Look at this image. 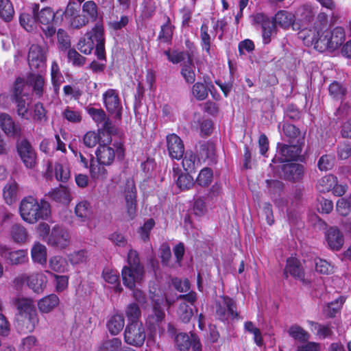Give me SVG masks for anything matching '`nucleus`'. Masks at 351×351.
<instances>
[{"label":"nucleus","mask_w":351,"mask_h":351,"mask_svg":"<svg viewBox=\"0 0 351 351\" xmlns=\"http://www.w3.org/2000/svg\"><path fill=\"white\" fill-rule=\"evenodd\" d=\"M299 34L300 37L308 45H313L314 48L320 52L337 49L346 39L345 29L340 26L335 27L332 30H325L322 35H305L304 31Z\"/></svg>","instance_id":"nucleus-1"},{"label":"nucleus","mask_w":351,"mask_h":351,"mask_svg":"<svg viewBox=\"0 0 351 351\" xmlns=\"http://www.w3.org/2000/svg\"><path fill=\"white\" fill-rule=\"evenodd\" d=\"M19 213L23 221L34 224L40 220L47 219L51 215V208L48 202L40 199L39 202L36 198L29 195L21 201Z\"/></svg>","instance_id":"nucleus-2"},{"label":"nucleus","mask_w":351,"mask_h":351,"mask_svg":"<svg viewBox=\"0 0 351 351\" xmlns=\"http://www.w3.org/2000/svg\"><path fill=\"white\" fill-rule=\"evenodd\" d=\"M31 12L35 16L37 23L40 24L45 38L49 40V42H53L56 26L61 23L58 10L55 12L50 7L40 10L38 3H33L31 5Z\"/></svg>","instance_id":"nucleus-3"},{"label":"nucleus","mask_w":351,"mask_h":351,"mask_svg":"<svg viewBox=\"0 0 351 351\" xmlns=\"http://www.w3.org/2000/svg\"><path fill=\"white\" fill-rule=\"evenodd\" d=\"M108 143H100L96 152V158L97 162L103 165H111L114 160L115 156L119 160H123L125 156V148L123 143L117 142L113 144L114 148L108 145Z\"/></svg>","instance_id":"nucleus-4"},{"label":"nucleus","mask_w":351,"mask_h":351,"mask_svg":"<svg viewBox=\"0 0 351 351\" xmlns=\"http://www.w3.org/2000/svg\"><path fill=\"white\" fill-rule=\"evenodd\" d=\"M221 301L216 302L215 316L217 319L225 323L228 320L239 319V313L237 310L236 302L228 295H220Z\"/></svg>","instance_id":"nucleus-5"},{"label":"nucleus","mask_w":351,"mask_h":351,"mask_svg":"<svg viewBox=\"0 0 351 351\" xmlns=\"http://www.w3.org/2000/svg\"><path fill=\"white\" fill-rule=\"evenodd\" d=\"M16 149L18 155L27 168L32 169L35 167L37 154L27 138H18L16 142Z\"/></svg>","instance_id":"nucleus-6"},{"label":"nucleus","mask_w":351,"mask_h":351,"mask_svg":"<svg viewBox=\"0 0 351 351\" xmlns=\"http://www.w3.org/2000/svg\"><path fill=\"white\" fill-rule=\"evenodd\" d=\"M146 334L141 322L128 323L124 331V341L126 343L141 347L145 340Z\"/></svg>","instance_id":"nucleus-7"},{"label":"nucleus","mask_w":351,"mask_h":351,"mask_svg":"<svg viewBox=\"0 0 351 351\" xmlns=\"http://www.w3.org/2000/svg\"><path fill=\"white\" fill-rule=\"evenodd\" d=\"M165 317V313L160 304L155 302L152 312L148 315L145 324L149 334L152 336L155 335L157 332L160 334L163 333L164 329L162 323Z\"/></svg>","instance_id":"nucleus-8"},{"label":"nucleus","mask_w":351,"mask_h":351,"mask_svg":"<svg viewBox=\"0 0 351 351\" xmlns=\"http://www.w3.org/2000/svg\"><path fill=\"white\" fill-rule=\"evenodd\" d=\"M175 344L180 351H189L190 348L192 351H202V345L199 336L193 332L189 335L186 332H180L175 337Z\"/></svg>","instance_id":"nucleus-9"},{"label":"nucleus","mask_w":351,"mask_h":351,"mask_svg":"<svg viewBox=\"0 0 351 351\" xmlns=\"http://www.w3.org/2000/svg\"><path fill=\"white\" fill-rule=\"evenodd\" d=\"M47 244L58 250L65 249L70 243V234L66 229L60 225H56L47 238Z\"/></svg>","instance_id":"nucleus-10"},{"label":"nucleus","mask_w":351,"mask_h":351,"mask_svg":"<svg viewBox=\"0 0 351 351\" xmlns=\"http://www.w3.org/2000/svg\"><path fill=\"white\" fill-rule=\"evenodd\" d=\"M126 215L128 220H133L137 213V190L133 181L127 182L124 190Z\"/></svg>","instance_id":"nucleus-11"},{"label":"nucleus","mask_w":351,"mask_h":351,"mask_svg":"<svg viewBox=\"0 0 351 351\" xmlns=\"http://www.w3.org/2000/svg\"><path fill=\"white\" fill-rule=\"evenodd\" d=\"M305 168L303 165L295 162H288L281 165L280 176L291 182H299L304 177Z\"/></svg>","instance_id":"nucleus-12"},{"label":"nucleus","mask_w":351,"mask_h":351,"mask_svg":"<svg viewBox=\"0 0 351 351\" xmlns=\"http://www.w3.org/2000/svg\"><path fill=\"white\" fill-rule=\"evenodd\" d=\"M254 24L259 25L262 29L263 43L268 45L271 42V37L276 33V25L266 14L260 12L253 16Z\"/></svg>","instance_id":"nucleus-13"},{"label":"nucleus","mask_w":351,"mask_h":351,"mask_svg":"<svg viewBox=\"0 0 351 351\" xmlns=\"http://www.w3.org/2000/svg\"><path fill=\"white\" fill-rule=\"evenodd\" d=\"M166 146L168 155L172 160H180L184 154L185 148L183 141L175 133L166 136Z\"/></svg>","instance_id":"nucleus-14"},{"label":"nucleus","mask_w":351,"mask_h":351,"mask_svg":"<svg viewBox=\"0 0 351 351\" xmlns=\"http://www.w3.org/2000/svg\"><path fill=\"white\" fill-rule=\"evenodd\" d=\"M171 173L176 185L181 191H188L194 186L195 181L191 175L192 173L183 171L178 164H173Z\"/></svg>","instance_id":"nucleus-15"},{"label":"nucleus","mask_w":351,"mask_h":351,"mask_svg":"<svg viewBox=\"0 0 351 351\" xmlns=\"http://www.w3.org/2000/svg\"><path fill=\"white\" fill-rule=\"evenodd\" d=\"M0 256L10 265H21L28 261L27 250H12L6 245L0 246Z\"/></svg>","instance_id":"nucleus-16"},{"label":"nucleus","mask_w":351,"mask_h":351,"mask_svg":"<svg viewBox=\"0 0 351 351\" xmlns=\"http://www.w3.org/2000/svg\"><path fill=\"white\" fill-rule=\"evenodd\" d=\"M28 64L34 72H41L45 67V58L38 45H32L28 53Z\"/></svg>","instance_id":"nucleus-17"},{"label":"nucleus","mask_w":351,"mask_h":351,"mask_svg":"<svg viewBox=\"0 0 351 351\" xmlns=\"http://www.w3.org/2000/svg\"><path fill=\"white\" fill-rule=\"evenodd\" d=\"M304 145V144L300 143H290V145H286L278 143L277 144V148L281 156L279 158L280 162H283L285 161L297 160L302 152Z\"/></svg>","instance_id":"nucleus-18"},{"label":"nucleus","mask_w":351,"mask_h":351,"mask_svg":"<svg viewBox=\"0 0 351 351\" xmlns=\"http://www.w3.org/2000/svg\"><path fill=\"white\" fill-rule=\"evenodd\" d=\"M104 106L109 113L115 114L118 119L121 117L122 107L117 90L108 89L103 94Z\"/></svg>","instance_id":"nucleus-19"},{"label":"nucleus","mask_w":351,"mask_h":351,"mask_svg":"<svg viewBox=\"0 0 351 351\" xmlns=\"http://www.w3.org/2000/svg\"><path fill=\"white\" fill-rule=\"evenodd\" d=\"M289 274L295 279H299L304 284H308L305 279V274L300 261L296 258H289L287 260L285 268L283 271L284 278L287 279Z\"/></svg>","instance_id":"nucleus-20"},{"label":"nucleus","mask_w":351,"mask_h":351,"mask_svg":"<svg viewBox=\"0 0 351 351\" xmlns=\"http://www.w3.org/2000/svg\"><path fill=\"white\" fill-rule=\"evenodd\" d=\"M38 322V313L14 318V326L20 334H27L33 332Z\"/></svg>","instance_id":"nucleus-21"},{"label":"nucleus","mask_w":351,"mask_h":351,"mask_svg":"<svg viewBox=\"0 0 351 351\" xmlns=\"http://www.w3.org/2000/svg\"><path fill=\"white\" fill-rule=\"evenodd\" d=\"M95 54L101 61L106 62V54L105 49V34L104 27L101 22H97L95 25Z\"/></svg>","instance_id":"nucleus-22"},{"label":"nucleus","mask_w":351,"mask_h":351,"mask_svg":"<svg viewBox=\"0 0 351 351\" xmlns=\"http://www.w3.org/2000/svg\"><path fill=\"white\" fill-rule=\"evenodd\" d=\"M0 125L2 130L8 136L20 138L22 134L21 125L16 123L8 114H0Z\"/></svg>","instance_id":"nucleus-23"},{"label":"nucleus","mask_w":351,"mask_h":351,"mask_svg":"<svg viewBox=\"0 0 351 351\" xmlns=\"http://www.w3.org/2000/svg\"><path fill=\"white\" fill-rule=\"evenodd\" d=\"M143 273L144 269L123 267L121 270L123 285L129 289H134L136 284L141 280Z\"/></svg>","instance_id":"nucleus-24"},{"label":"nucleus","mask_w":351,"mask_h":351,"mask_svg":"<svg viewBox=\"0 0 351 351\" xmlns=\"http://www.w3.org/2000/svg\"><path fill=\"white\" fill-rule=\"evenodd\" d=\"M13 304L16 309L14 318L37 313L32 299L19 297L13 300Z\"/></svg>","instance_id":"nucleus-25"},{"label":"nucleus","mask_w":351,"mask_h":351,"mask_svg":"<svg viewBox=\"0 0 351 351\" xmlns=\"http://www.w3.org/2000/svg\"><path fill=\"white\" fill-rule=\"evenodd\" d=\"M326 239L330 248L339 250L343 245V236L337 227H330L326 233Z\"/></svg>","instance_id":"nucleus-26"},{"label":"nucleus","mask_w":351,"mask_h":351,"mask_svg":"<svg viewBox=\"0 0 351 351\" xmlns=\"http://www.w3.org/2000/svg\"><path fill=\"white\" fill-rule=\"evenodd\" d=\"M182 159L184 171L192 173H195L197 168L202 164L200 158L191 150L184 152Z\"/></svg>","instance_id":"nucleus-27"},{"label":"nucleus","mask_w":351,"mask_h":351,"mask_svg":"<svg viewBox=\"0 0 351 351\" xmlns=\"http://www.w3.org/2000/svg\"><path fill=\"white\" fill-rule=\"evenodd\" d=\"M95 26L91 29L90 31L86 32L85 37L80 38L78 43H77V49L85 55H89L92 53L95 45V35L94 32Z\"/></svg>","instance_id":"nucleus-28"},{"label":"nucleus","mask_w":351,"mask_h":351,"mask_svg":"<svg viewBox=\"0 0 351 351\" xmlns=\"http://www.w3.org/2000/svg\"><path fill=\"white\" fill-rule=\"evenodd\" d=\"M284 134L289 138V143L304 144V135L301 133L300 130L295 125L285 123L282 125Z\"/></svg>","instance_id":"nucleus-29"},{"label":"nucleus","mask_w":351,"mask_h":351,"mask_svg":"<svg viewBox=\"0 0 351 351\" xmlns=\"http://www.w3.org/2000/svg\"><path fill=\"white\" fill-rule=\"evenodd\" d=\"M59 303L60 299L58 296L51 293L40 299L38 301L37 305L40 312L42 313H49L58 306Z\"/></svg>","instance_id":"nucleus-30"},{"label":"nucleus","mask_w":351,"mask_h":351,"mask_svg":"<svg viewBox=\"0 0 351 351\" xmlns=\"http://www.w3.org/2000/svg\"><path fill=\"white\" fill-rule=\"evenodd\" d=\"M165 18L166 22L161 25L157 39L161 43L171 45L175 26L171 23V19L169 16H165Z\"/></svg>","instance_id":"nucleus-31"},{"label":"nucleus","mask_w":351,"mask_h":351,"mask_svg":"<svg viewBox=\"0 0 351 351\" xmlns=\"http://www.w3.org/2000/svg\"><path fill=\"white\" fill-rule=\"evenodd\" d=\"M328 92L332 99L341 103L346 98L348 90L343 84L333 81L328 86Z\"/></svg>","instance_id":"nucleus-32"},{"label":"nucleus","mask_w":351,"mask_h":351,"mask_svg":"<svg viewBox=\"0 0 351 351\" xmlns=\"http://www.w3.org/2000/svg\"><path fill=\"white\" fill-rule=\"evenodd\" d=\"M11 100L16 104L17 114L22 119H28L29 107L32 101L29 95L11 98Z\"/></svg>","instance_id":"nucleus-33"},{"label":"nucleus","mask_w":351,"mask_h":351,"mask_svg":"<svg viewBox=\"0 0 351 351\" xmlns=\"http://www.w3.org/2000/svg\"><path fill=\"white\" fill-rule=\"evenodd\" d=\"M200 160L205 162L206 160L211 162H216L215 145L211 141L204 142L200 145L199 155Z\"/></svg>","instance_id":"nucleus-34"},{"label":"nucleus","mask_w":351,"mask_h":351,"mask_svg":"<svg viewBox=\"0 0 351 351\" xmlns=\"http://www.w3.org/2000/svg\"><path fill=\"white\" fill-rule=\"evenodd\" d=\"M102 276L104 280L113 286V290L117 293H120L123 291L119 280V274L117 270L111 269H104L102 271Z\"/></svg>","instance_id":"nucleus-35"},{"label":"nucleus","mask_w":351,"mask_h":351,"mask_svg":"<svg viewBox=\"0 0 351 351\" xmlns=\"http://www.w3.org/2000/svg\"><path fill=\"white\" fill-rule=\"evenodd\" d=\"M101 128L98 129V133L103 137V143H110L112 135L116 133V128L109 117L106 118L101 123Z\"/></svg>","instance_id":"nucleus-36"},{"label":"nucleus","mask_w":351,"mask_h":351,"mask_svg":"<svg viewBox=\"0 0 351 351\" xmlns=\"http://www.w3.org/2000/svg\"><path fill=\"white\" fill-rule=\"evenodd\" d=\"M47 277L42 273H34L29 276L28 287L36 293H40L46 287Z\"/></svg>","instance_id":"nucleus-37"},{"label":"nucleus","mask_w":351,"mask_h":351,"mask_svg":"<svg viewBox=\"0 0 351 351\" xmlns=\"http://www.w3.org/2000/svg\"><path fill=\"white\" fill-rule=\"evenodd\" d=\"M48 196L56 202L67 204L71 201L70 193L68 188L62 185L49 191Z\"/></svg>","instance_id":"nucleus-38"},{"label":"nucleus","mask_w":351,"mask_h":351,"mask_svg":"<svg viewBox=\"0 0 351 351\" xmlns=\"http://www.w3.org/2000/svg\"><path fill=\"white\" fill-rule=\"evenodd\" d=\"M276 25L282 28H289L293 24L295 16L285 10H279L272 19Z\"/></svg>","instance_id":"nucleus-39"},{"label":"nucleus","mask_w":351,"mask_h":351,"mask_svg":"<svg viewBox=\"0 0 351 351\" xmlns=\"http://www.w3.org/2000/svg\"><path fill=\"white\" fill-rule=\"evenodd\" d=\"M328 24V15L325 12H319L317 17L316 20L314 23L313 30L309 29L307 34H306L305 31L304 30L305 35H311L318 34L322 35V33L325 30H327L326 28ZM303 32V30L302 31Z\"/></svg>","instance_id":"nucleus-40"},{"label":"nucleus","mask_w":351,"mask_h":351,"mask_svg":"<svg viewBox=\"0 0 351 351\" xmlns=\"http://www.w3.org/2000/svg\"><path fill=\"white\" fill-rule=\"evenodd\" d=\"M312 331L316 332V335L320 339H326L332 337L333 332L330 324H321L313 321H308Z\"/></svg>","instance_id":"nucleus-41"},{"label":"nucleus","mask_w":351,"mask_h":351,"mask_svg":"<svg viewBox=\"0 0 351 351\" xmlns=\"http://www.w3.org/2000/svg\"><path fill=\"white\" fill-rule=\"evenodd\" d=\"M10 236L16 243H25L28 237L27 229L21 224L15 223L10 228Z\"/></svg>","instance_id":"nucleus-42"},{"label":"nucleus","mask_w":351,"mask_h":351,"mask_svg":"<svg viewBox=\"0 0 351 351\" xmlns=\"http://www.w3.org/2000/svg\"><path fill=\"white\" fill-rule=\"evenodd\" d=\"M125 320L121 315H114L110 317L107 324V328L112 335L119 334L123 328Z\"/></svg>","instance_id":"nucleus-43"},{"label":"nucleus","mask_w":351,"mask_h":351,"mask_svg":"<svg viewBox=\"0 0 351 351\" xmlns=\"http://www.w3.org/2000/svg\"><path fill=\"white\" fill-rule=\"evenodd\" d=\"M14 15V9L10 0H0V18L5 22H10Z\"/></svg>","instance_id":"nucleus-44"},{"label":"nucleus","mask_w":351,"mask_h":351,"mask_svg":"<svg viewBox=\"0 0 351 351\" xmlns=\"http://www.w3.org/2000/svg\"><path fill=\"white\" fill-rule=\"evenodd\" d=\"M49 266L55 272L65 273L68 271L69 264L64 258L54 256L50 258Z\"/></svg>","instance_id":"nucleus-45"},{"label":"nucleus","mask_w":351,"mask_h":351,"mask_svg":"<svg viewBox=\"0 0 351 351\" xmlns=\"http://www.w3.org/2000/svg\"><path fill=\"white\" fill-rule=\"evenodd\" d=\"M32 258L34 262L40 264H45L47 262V249L46 247L40 243H36L33 246L32 251Z\"/></svg>","instance_id":"nucleus-46"},{"label":"nucleus","mask_w":351,"mask_h":351,"mask_svg":"<svg viewBox=\"0 0 351 351\" xmlns=\"http://www.w3.org/2000/svg\"><path fill=\"white\" fill-rule=\"evenodd\" d=\"M105 165L98 162L97 165L94 164V157L90 155V175L93 179H105L107 177V170L106 169Z\"/></svg>","instance_id":"nucleus-47"},{"label":"nucleus","mask_w":351,"mask_h":351,"mask_svg":"<svg viewBox=\"0 0 351 351\" xmlns=\"http://www.w3.org/2000/svg\"><path fill=\"white\" fill-rule=\"evenodd\" d=\"M36 23L37 19L32 12L31 14L23 12L19 16V23L27 32H32L36 29Z\"/></svg>","instance_id":"nucleus-48"},{"label":"nucleus","mask_w":351,"mask_h":351,"mask_svg":"<svg viewBox=\"0 0 351 351\" xmlns=\"http://www.w3.org/2000/svg\"><path fill=\"white\" fill-rule=\"evenodd\" d=\"M213 178V171L209 167H204L199 173L195 182L200 186H208Z\"/></svg>","instance_id":"nucleus-49"},{"label":"nucleus","mask_w":351,"mask_h":351,"mask_svg":"<svg viewBox=\"0 0 351 351\" xmlns=\"http://www.w3.org/2000/svg\"><path fill=\"white\" fill-rule=\"evenodd\" d=\"M200 39L202 49L210 56L211 38L208 34V26L204 23L200 27Z\"/></svg>","instance_id":"nucleus-50"},{"label":"nucleus","mask_w":351,"mask_h":351,"mask_svg":"<svg viewBox=\"0 0 351 351\" xmlns=\"http://www.w3.org/2000/svg\"><path fill=\"white\" fill-rule=\"evenodd\" d=\"M91 213V206L88 202L84 200L80 202L75 208V215L81 219L82 221H85L88 219Z\"/></svg>","instance_id":"nucleus-51"},{"label":"nucleus","mask_w":351,"mask_h":351,"mask_svg":"<svg viewBox=\"0 0 351 351\" xmlns=\"http://www.w3.org/2000/svg\"><path fill=\"white\" fill-rule=\"evenodd\" d=\"M336 178L332 175L325 176L317 182L316 187L320 193H326L332 189Z\"/></svg>","instance_id":"nucleus-52"},{"label":"nucleus","mask_w":351,"mask_h":351,"mask_svg":"<svg viewBox=\"0 0 351 351\" xmlns=\"http://www.w3.org/2000/svg\"><path fill=\"white\" fill-rule=\"evenodd\" d=\"M288 333L290 337L301 342H306L309 339L308 333L297 324L291 326Z\"/></svg>","instance_id":"nucleus-53"},{"label":"nucleus","mask_w":351,"mask_h":351,"mask_svg":"<svg viewBox=\"0 0 351 351\" xmlns=\"http://www.w3.org/2000/svg\"><path fill=\"white\" fill-rule=\"evenodd\" d=\"M193 59H191V62H189V59H187L186 62L181 69V75L188 84H193L195 82V73L193 70Z\"/></svg>","instance_id":"nucleus-54"},{"label":"nucleus","mask_w":351,"mask_h":351,"mask_svg":"<svg viewBox=\"0 0 351 351\" xmlns=\"http://www.w3.org/2000/svg\"><path fill=\"white\" fill-rule=\"evenodd\" d=\"M54 171L55 177L59 182L65 183L69 180L71 177L70 169L66 165L57 162L54 165Z\"/></svg>","instance_id":"nucleus-55"},{"label":"nucleus","mask_w":351,"mask_h":351,"mask_svg":"<svg viewBox=\"0 0 351 351\" xmlns=\"http://www.w3.org/2000/svg\"><path fill=\"white\" fill-rule=\"evenodd\" d=\"M344 302L345 298H343L342 296H339L334 301L328 303L327 305V308L326 309V317L330 318L335 317L337 313H339L342 308Z\"/></svg>","instance_id":"nucleus-56"},{"label":"nucleus","mask_w":351,"mask_h":351,"mask_svg":"<svg viewBox=\"0 0 351 351\" xmlns=\"http://www.w3.org/2000/svg\"><path fill=\"white\" fill-rule=\"evenodd\" d=\"M18 184L15 181L8 183L3 188V197L8 204H12L15 199Z\"/></svg>","instance_id":"nucleus-57"},{"label":"nucleus","mask_w":351,"mask_h":351,"mask_svg":"<svg viewBox=\"0 0 351 351\" xmlns=\"http://www.w3.org/2000/svg\"><path fill=\"white\" fill-rule=\"evenodd\" d=\"M67 59L68 61L71 62L73 66L75 67L83 66L85 64L86 60V57L80 54L74 48H70L68 49Z\"/></svg>","instance_id":"nucleus-58"},{"label":"nucleus","mask_w":351,"mask_h":351,"mask_svg":"<svg viewBox=\"0 0 351 351\" xmlns=\"http://www.w3.org/2000/svg\"><path fill=\"white\" fill-rule=\"evenodd\" d=\"M29 82L32 86L33 90L35 94L40 97L43 95V86L45 80L40 74H31L29 76Z\"/></svg>","instance_id":"nucleus-59"},{"label":"nucleus","mask_w":351,"mask_h":351,"mask_svg":"<svg viewBox=\"0 0 351 351\" xmlns=\"http://www.w3.org/2000/svg\"><path fill=\"white\" fill-rule=\"evenodd\" d=\"M141 315V311L138 305L136 303L129 304L125 308V316L129 323L140 322L138 321Z\"/></svg>","instance_id":"nucleus-60"},{"label":"nucleus","mask_w":351,"mask_h":351,"mask_svg":"<svg viewBox=\"0 0 351 351\" xmlns=\"http://www.w3.org/2000/svg\"><path fill=\"white\" fill-rule=\"evenodd\" d=\"M47 111L44 108L41 102H37L34 106L33 120L39 123L47 122L48 118L47 116Z\"/></svg>","instance_id":"nucleus-61"},{"label":"nucleus","mask_w":351,"mask_h":351,"mask_svg":"<svg viewBox=\"0 0 351 351\" xmlns=\"http://www.w3.org/2000/svg\"><path fill=\"white\" fill-rule=\"evenodd\" d=\"M101 140H103V137L98 132H95V131L87 132L83 137L84 144L87 147H94L97 144L102 143Z\"/></svg>","instance_id":"nucleus-62"},{"label":"nucleus","mask_w":351,"mask_h":351,"mask_svg":"<svg viewBox=\"0 0 351 351\" xmlns=\"http://www.w3.org/2000/svg\"><path fill=\"white\" fill-rule=\"evenodd\" d=\"M62 117L66 121L72 123H79L82 120V112L80 110L67 106L62 112Z\"/></svg>","instance_id":"nucleus-63"},{"label":"nucleus","mask_w":351,"mask_h":351,"mask_svg":"<svg viewBox=\"0 0 351 351\" xmlns=\"http://www.w3.org/2000/svg\"><path fill=\"white\" fill-rule=\"evenodd\" d=\"M179 318L183 323H188L193 317V312L190 305L181 302L178 309Z\"/></svg>","instance_id":"nucleus-64"}]
</instances>
